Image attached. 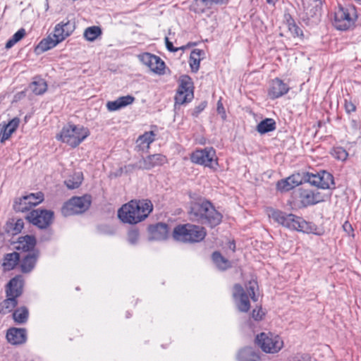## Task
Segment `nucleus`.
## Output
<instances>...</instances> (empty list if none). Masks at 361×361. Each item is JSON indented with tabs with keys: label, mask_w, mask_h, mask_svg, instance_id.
Listing matches in <instances>:
<instances>
[{
	"label": "nucleus",
	"mask_w": 361,
	"mask_h": 361,
	"mask_svg": "<svg viewBox=\"0 0 361 361\" xmlns=\"http://www.w3.org/2000/svg\"><path fill=\"white\" fill-rule=\"evenodd\" d=\"M267 214L269 219L288 229L307 233L321 234L317 231L318 228L315 224L306 221L302 217L295 214H286L273 208L267 209Z\"/></svg>",
	"instance_id": "obj_1"
},
{
	"label": "nucleus",
	"mask_w": 361,
	"mask_h": 361,
	"mask_svg": "<svg viewBox=\"0 0 361 361\" xmlns=\"http://www.w3.org/2000/svg\"><path fill=\"white\" fill-rule=\"evenodd\" d=\"M152 209L149 200H131L118 209V216L124 223L135 224L145 219Z\"/></svg>",
	"instance_id": "obj_2"
},
{
	"label": "nucleus",
	"mask_w": 361,
	"mask_h": 361,
	"mask_svg": "<svg viewBox=\"0 0 361 361\" xmlns=\"http://www.w3.org/2000/svg\"><path fill=\"white\" fill-rule=\"evenodd\" d=\"M23 280L21 276L11 279L6 286V298L0 302V314L11 312L18 305L17 298L23 293Z\"/></svg>",
	"instance_id": "obj_3"
},
{
	"label": "nucleus",
	"mask_w": 361,
	"mask_h": 361,
	"mask_svg": "<svg viewBox=\"0 0 361 361\" xmlns=\"http://www.w3.org/2000/svg\"><path fill=\"white\" fill-rule=\"evenodd\" d=\"M90 135L87 128L80 125L68 124L63 127L56 139L72 147H76Z\"/></svg>",
	"instance_id": "obj_4"
},
{
	"label": "nucleus",
	"mask_w": 361,
	"mask_h": 361,
	"mask_svg": "<svg viewBox=\"0 0 361 361\" xmlns=\"http://www.w3.org/2000/svg\"><path fill=\"white\" fill-rule=\"evenodd\" d=\"M257 283L255 281H250L248 284L246 285V292L240 284H235L234 286L233 297L236 307L240 312H247L250 308L247 294L254 302L257 300V297L255 294V290L257 289Z\"/></svg>",
	"instance_id": "obj_5"
},
{
	"label": "nucleus",
	"mask_w": 361,
	"mask_h": 361,
	"mask_svg": "<svg viewBox=\"0 0 361 361\" xmlns=\"http://www.w3.org/2000/svg\"><path fill=\"white\" fill-rule=\"evenodd\" d=\"M207 212L214 214V216H212L209 217V220L212 222L213 225H219L221 223L222 219L221 214L207 200L193 203L191 205L189 215L192 221L202 224Z\"/></svg>",
	"instance_id": "obj_6"
},
{
	"label": "nucleus",
	"mask_w": 361,
	"mask_h": 361,
	"mask_svg": "<svg viewBox=\"0 0 361 361\" xmlns=\"http://www.w3.org/2000/svg\"><path fill=\"white\" fill-rule=\"evenodd\" d=\"M206 235L205 229L200 226L190 224L179 225L173 232L175 240L184 243H197L202 240Z\"/></svg>",
	"instance_id": "obj_7"
},
{
	"label": "nucleus",
	"mask_w": 361,
	"mask_h": 361,
	"mask_svg": "<svg viewBox=\"0 0 361 361\" xmlns=\"http://www.w3.org/2000/svg\"><path fill=\"white\" fill-rule=\"evenodd\" d=\"M90 196L74 197L64 204L61 212L65 216L81 214L90 207Z\"/></svg>",
	"instance_id": "obj_8"
},
{
	"label": "nucleus",
	"mask_w": 361,
	"mask_h": 361,
	"mask_svg": "<svg viewBox=\"0 0 361 361\" xmlns=\"http://www.w3.org/2000/svg\"><path fill=\"white\" fill-rule=\"evenodd\" d=\"M257 344L267 353H276L283 346V342L278 335L261 333L256 337Z\"/></svg>",
	"instance_id": "obj_9"
},
{
	"label": "nucleus",
	"mask_w": 361,
	"mask_h": 361,
	"mask_svg": "<svg viewBox=\"0 0 361 361\" xmlns=\"http://www.w3.org/2000/svg\"><path fill=\"white\" fill-rule=\"evenodd\" d=\"M190 159L192 163L211 169H216L218 165L216 152L212 147L196 149L192 153Z\"/></svg>",
	"instance_id": "obj_10"
},
{
	"label": "nucleus",
	"mask_w": 361,
	"mask_h": 361,
	"mask_svg": "<svg viewBox=\"0 0 361 361\" xmlns=\"http://www.w3.org/2000/svg\"><path fill=\"white\" fill-rule=\"evenodd\" d=\"M354 13L353 7H343L339 5L334 14V26L338 30H348L354 23Z\"/></svg>",
	"instance_id": "obj_11"
},
{
	"label": "nucleus",
	"mask_w": 361,
	"mask_h": 361,
	"mask_svg": "<svg viewBox=\"0 0 361 361\" xmlns=\"http://www.w3.org/2000/svg\"><path fill=\"white\" fill-rule=\"evenodd\" d=\"M193 98L192 82L188 75H182L179 79V86L175 96L176 103L183 104Z\"/></svg>",
	"instance_id": "obj_12"
},
{
	"label": "nucleus",
	"mask_w": 361,
	"mask_h": 361,
	"mask_svg": "<svg viewBox=\"0 0 361 361\" xmlns=\"http://www.w3.org/2000/svg\"><path fill=\"white\" fill-rule=\"evenodd\" d=\"M305 180L321 189H329L334 185L333 176L325 171L316 174L307 173L305 176Z\"/></svg>",
	"instance_id": "obj_13"
},
{
	"label": "nucleus",
	"mask_w": 361,
	"mask_h": 361,
	"mask_svg": "<svg viewBox=\"0 0 361 361\" xmlns=\"http://www.w3.org/2000/svg\"><path fill=\"white\" fill-rule=\"evenodd\" d=\"M138 59L153 73L159 75L165 73V63L160 57L152 54L145 52L138 55Z\"/></svg>",
	"instance_id": "obj_14"
},
{
	"label": "nucleus",
	"mask_w": 361,
	"mask_h": 361,
	"mask_svg": "<svg viewBox=\"0 0 361 361\" xmlns=\"http://www.w3.org/2000/svg\"><path fill=\"white\" fill-rule=\"evenodd\" d=\"M54 212L46 209H35L30 212L27 219L40 228L49 226L52 222Z\"/></svg>",
	"instance_id": "obj_15"
},
{
	"label": "nucleus",
	"mask_w": 361,
	"mask_h": 361,
	"mask_svg": "<svg viewBox=\"0 0 361 361\" xmlns=\"http://www.w3.org/2000/svg\"><path fill=\"white\" fill-rule=\"evenodd\" d=\"M44 200V195L41 192L30 193L20 199L18 204L14 206L15 209L20 212L29 210L32 206L41 203Z\"/></svg>",
	"instance_id": "obj_16"
},
{
	"label": "nucleus",
	"mask_w": 361,
	"mask_h": 361,
	"mask_svg": "<svg viewBox=\"0 0 361 361\" xmlns=\"http://www.w3.org/2000/svg\"><path fill=\"white\" fill-rule=\"evenodd\" d=\"M167 159L164 155L155 154L140 159L137 163V166L140 169L150 170L154 167L164 165Z\"/></svg>",
	"instance_id": "obj_17"
},
{
	"label": "nucleus",
	"mask_w": 361,
	"mask_h": 361,
	"mask_svg": "<svg viewBox=\"0 0 361 361\" xmlns=\"http://www.w3.org/2000/svg\"><path fill=\"white\" fill-rule=\"evenodd\" d=\"M302 178L299 173L293 174L286 178L279 180L276 183V189L281 192H288L302 184Z\"/></svg>",
	"instance_id": "obj_18"
},
{
	"label": "nucleus",
	"mask_w": 361,
	"mask_h": 361,
	"mask_svg": "<svg viewBox=\"0 0 361 361\" xmlns=\"http://www.w3.org/2000/svg\"><path fill=\"white\" fill-rule=\"evenodd\" d=\"M149 239L150 240H164L169 236L168 225L164 223H158L149 227Z\"/></svg>",
	"instance_id": "obj_19"
},
{
	"label": "nucleus",
	"mask_w": 361,
	"mask_h": 361,
	"mask_svg": "<svg viewBox=\"0 0 361 361\" xmlns=\"http://www.w3.org/2000/svg\"><path fill=\"white\" fill-rule=\"evenodd\" d=\"M75 25L70 20L58 23L54 30V37H57L61 42L63 41L74 30Z\"/></svg>",
	"instance_id": "obj_20"
},
{
	"label": "nucleus",
	"mask_w": 361,
	"mask_h": 361,
	"mask_svg": "<svg viewBox=\"0 0 361 361\" xmlns=\"http://www.w3.org/2000/svg\"><path fill=\"white\" fill-rule=\"evenodd\" d=\"M289 90V87L279 78L274 79L270 85L269 96L271 99L279 98L286 94Z\"/></svg>",
	"instance_id": "obj_21"
},
{
	"label": "nucleus",
	"mask_w": 361,
	"mask_h": 361,
	"mask_svg": "<svg viewBox=\"0 0 361 361\" xmlns=\"http://www.w3.org/2000/svg\"><path fill=\"white\" fill-rule=\"evenodd\" d=\"M320 13L317 6H307L301 16L302 21L307 26H312L319 21Z\"/></svg>",
	"instance_id": "obj_22"
},
{
	"label": "nucleus",
	"mask_w": 361,
	"mask_h": 361,
	"mask_svg": "<svg viewBox=\"0 0 361 361\" xmlns=\"http://www.w3.org/2000/svg\"><path fill=\"white\" fill-rule=\"evenodd\" d=\"M8 341L13 345L23 344L26 341V330L22 328H11L6 334Z\"/></svg>",
	"instance_id": "obj_23"
},
{
	"label": "nucleus",
	"mask_w": 361,
	"mask_h": 361,
	"mask_svg": "<svg viewBox=\"0 0 361 361\" xmlns=\"http://www.w3.org/2000/svg\"><path fill=\"white\" fill-rule=\"evenodd\" d=\"M39 257L38 251H32L26 254L20 260V269L23 273L30 272L35 267L36 262Z\"/></svg>",
	"instance_id": "obj_24"
},
{
	"label": "nucleus",
	"mask_w": 361,
	"mask_h": 361,
	"mask_svg": "<svg viewBox=\"0 0 361 361\" xmlns=\"http://www.w3.org/2000/svg\"><path fill=\"white\" fill-rule=\"evenodd\" d=\"M135 97L130 95L120 97L114 101L106 103V108L109 111H115L133 103Z\"/></svg>",
	"instance_id": "obj_25"
},
{
	"label": "nucleus",
	"mask_w": 361,
	"mask_h": 361,
	"mask_svg": "<svg viewBox=\"0 0 361 361\" xmlns=\"http://www.w3.org/2000/svg\"><path fill=\"white\" fill-rule=\"evenodd\" d=\"M20 124V119L17 117L11 119L7 124L0 126V131L2 133L1 142L8 140L11 135L16 130Z\"/></svg>",
	"instance_id": "obj_26"
},
{
	"label": "nucleus",
	"mask_w": 361,
	"mask_h": 361,
	"mask_svg": "<svg viewBox=\"0 0 361 361\" xmlns=\"http://www.w3.org/2000/svg\"><path fill=\"white\" fill-rule=\"evenodd\" d=\"M300 202L303 206L315 204L321 201L319 193H314L309 190H302L300 192Z\"/></svg>",
	"instance_id": "obj_27"
},
{
	"label": "nucleus",
	"mask_w": 361,
	"mask_h": 361,
	"mask_svg": "<svg viewBox=\"0 0 361 361\" xmlns=\"http://www.w3.org/2000/svg\"><path fill=\"white\" fill-rule=\"evenodd\" d=\"M36 245V240L34 236L25 235L20 237L17 243L16 249L23 252L34 251Z\"/></svg>",
	"instance_id": "obj_28"
},
{
	"label": "nucleus",
	"mask_w": 361,
	"mask_h": 361,
	"mask_svg": "<svg viewBox=\"0 0 361 361\" xmlns=\"http://www.w3.org/2000/svg\"><path fill=\"white\" fill-rule=\"evenodd\" d=\"M60 42H61L57 37H54V34L52 35H50L39 43L36 47V51L38 52H44L54 48Z\"/></svg>",
	"instance_id": "obj_29"
},
{
	"label": "nucleus",
	"mask_w": 361,
	"mask_h": 361,
	"mask_svg": "<svg viewBox=\"0 0 361 361\" xmlns=\"http://www.w3.org/2000/svg\"><path fill=\"white\" fill-rule=\"evenodd\" d=\"M238 361H259V355L252 348H245L238 354Z\"/></svg>",
	"instance_id": "obj_30"
},
{
	"label": "nucleus",
	"mask_w": 361,
	"mask_h": 361,
	"mask_svg": "<svg viewBox=\"0 0 361 361\" xmlns=\"http://www.w3.org/2000/svg\"><path fill=\"white\" fill-rule=\"evenodd\" d=\"M202 55H204V51L199 49H195L191 51L189 63L192 72L196 73L199 70Z\"/></svg>",
	"instance_id": "obj_31"
},
{
	"label": "nucleus",
	"mask_w": 361,
	"mask_h": 361,
	"mask_svg": "<svg viewBox=\"0 0 361 361\" xmlns=\"http://www.w3.org/2000/svg\"><path fill=\"white\" fill-rule=\"evenodd\" d=\"M213 5L212 0H195L192 9L197 13H203L211 9Z\"/></svg>",
	"instance_id": "obj_32"
},
{
	"label": "nucleus",
	"mask_w": 361,
	"mask_h": 361,
	"mask_svg": "<svg viewBox=\"0 0 361 361\" xmlns=\"http://www.w3.org/2000/svg\"><path fill=\"white\" fill-rule=\"evenodd\" d=\"M20 261V255L18 253L13 252L6 254L4 259L3 267L5 270L10 271L14 269Z\"/></svg>",
	"instance_id": "obj_33"
},
{
	"label": "nucleus",
	"mask_w": 361,
	"mask_h": 361,
	"mask_svg": "<svg viewBox=\"0 0 361 361\" xmlns=\"http://www.w3.org/2000/svg\"><path fill=\"white\" fill-rule=\"evenodd\" d=\"M155 134L153 131L145 133L140 135L137 140V145L142 150L148 149L150 144L154 140Z\"/></svg>",
	"instance_id": "obj_34"
},
{
	"label": "nucleus",
	"mask_w": 361,
	"mask_h": 361,
	"mask_svg": "<svg viewBox=\"0 0 361 361\" xmlns=\"http://www.w3.org/2000/svg\"><path fill=\"white\" fill-rule=\"evenodd\" d=\"M23 226V221L20 219L17 220L10 219L6 223V231L11 235H16L21 232Z\"/></svg>",
	"instance_id": "obj_35"
},
{
	"label": "nucleus",
	"mask_w": 361,
	"mask_h": 361,
	"mask_svg": "<svg viewBox=\"0 0 361 361\" xmlns=\"http://www.w3.org/2000/svg\"><path fill=\"white\" fill-rule=\"evenodd\" d=\"M276 129V122L272 118H266L258 123L257 130L260 134H265Z\"/></svg>",
	"instance_id": "obj_36"
},
{
	"label": "nucleus",
	"mask_w": 361,
	"mask_h": 361,
	"mask_svg": "<svg viewBox=\"0 0 361 361\" xmlns=\"http://www.w3.org/2000/svg\"><path fill=\"white\" fill-rule=\"evenodd\" d=\"M82 180V173L75 172L65 180V184L69 189H75L81 185Z\"/></svg>",
	"instance_id": "obj_37"
},
{
	"label": "nucleus",
	"mask_w": 361,
	"mask_h": 361,
	"mask_svg": "<svg viewBox=\"0 0 361 361\" xmlns=\"http://www.w3.org/2000/svg\"><path fill=\"white\" fill-rule=\"evenodd\" d=\"M212 260L221 270H226L231 267L230 262L224 257L219 252H214L212 254Z\"/></svg>",
	"instance_id": "obj_38"
},
{
	"label": "nucleus",
	"mask_w": 361,
	"mask_h": 361,
	"mask_svg": "<svg viewBox=\"0 0 361 361\" xmlns=\"http://www.w3.org/2000/svg\"><path fill=\"white\" fill-rule=\"evenodd\" d=\"M83 35L87 41L93 42L102 35V30L98 26H91L85 30Z\"/></svg>",
	"instance_id": "obj_39"
},
{
	"label": "nucleus",
	"mask_w": 361,
	"mask_h": 361,
	"mask_svg": "<svg viewBox=\"0 0 361 361\" xmlns=\"http://www.w3.org/2000/svg\"><path fill=\"white\" fill-rule=\"evenodd\" d=\"M13 318L16 323H25L28 318L27 309L25 307H22L16 310L13 313Z\"/></svg>",
	"instance_id": "obj_40"
},
{
	"label": "nucleus",
	"mask_w": 361,
	"mask_h": 361,
	"mask_svg": "<svg viewBox=\"0 0 361 361\" xmlns=\"http://www.w3.org/2000/svg\"><path fill=\"white\" fill-rule=\"evenodd\" d=\"M30 89L35 94H42L47 89V85L44 80L38 79L30 84Z\"/></svg>",
	"instance_id": "obj_41"
},
{
	"label": "nucleus",
	"mask_w": 361,
	"mask_h": 361,
	"mask_svg": "<svg viewBox=\"0 0 361 361\" xmlns=\"http://www.w3.org/2000/svg\"><path fill=\"white\" fill-rule=\"evenodd\" d=\"M25 30L24 28H20V30H18L12 36V37L7 41L6 44V48H11L13 46H14V44H16L18 42L21 40L25 37Z\"/></svg>",
	"instance_id": "obj_42"
},
{
	"label": "nucleus",
	"mask_w": 361,
	"mask_h": 361,
	"mask_svg": "<svg viewBox=\"0 0 361 361\" xmlns=\"http://www.w3.org/2000/svg\"><path fill=\"white\" fill-rule=\"evenodd\" d=\"M331 155L339 161H344L348 157V153L341 147H334L331 151Z\"/></svg>",
	"instance_id": "obj_43"
},
{
	"label": "nucleus",
	"mask_w": 361,
	"mask_h": 361,
	"mask_svg": "<svg viewBox=\"0 0 361 361\" xmlns=\"http://www.w3.org/2000/svg\"><path fill=\"white\" fill-rule=\"evenodd\" d=\"M139 233L137 230H131L128 233V240L130 244H135L138 240Z\"/></svg>",
	"instance_id": "obj_44"
},
{
	"label": "nucleus",
	"mask_w": 361,
	"mask_h": 361,
	"mask_svg": "<svg viewBox=\"0 0 361 361\" xmlns=\"http://www.w3.org/2000/svg\"><path fill=\"white\" fill-rule=\"evenodd\" d=\"M289 30L293 32L295 36H302L303 33L302 30L296 25L295 23L293 25H290Z\"/></svg>",
	"instance_id": "obj_45"
},
{
	"label": "nucleus",
	"mask_w": 361,
	"mask_h": 361,
	"mask_svg": "<svg viewBox=\"0 0 361 361\" xmlns=\"http://www.w3.org/2000/svg\"><path fill=\"white\" fill-rule=\"evenodd\" d=\"M264 316V313L261 308L257 310L255 309L252 310V317L255 320H261Z\"/></svg>",
	"instance_id": "obj_46"
},
{
	"label": "nucleus",
	"mask_w": 361,
	"mask_h": 361,
	"mask_svg": "<svg viewBox=\"0 0 361 361\" xmlns=\"http://www.w3.org/2000/svg\"><path fill=\"white\" fill-rule=\"evenodd\" d=\"M217 111L219 114H221V118L223 119H225L226 117V111L224 109V107L223 106V104L221 103V100H219L217 103Z\"/></svg>",
	"instance_id": "obj_47"
},
{
	"label": "nucleus",
	"mask_w": 361,
	"mask_h": 361,
	"mask_svg": "<svg viewBox=\"0 0 361 361\" xmlns=\"http://www.w3.org/2000/svg\"><path fill=\"white\" fill-rule=\"evenodd\" d=\"M345 109L347 113L350 114L356 110L355 104L351 102H345Z\"/></svg>",
	"instance_id": "obj_48"
},
{
	"label": "nucleus",
	"mask_w": 361,
	"mask_h": 361,
	"mask_svg": "<svg viewBox=\"0 0 361 361\" xmlns=\"http://www.w3.org/2000/svg\"><path fill=\"white\" fill-rule=\"evenodd\" d=\"M165 42H166V46L167 49L169 51H170L176 52V51H178L180 49V48H176V47H174L173 46L172 42H171L169 40L168 37H165Z\"/></svg>",
	"instance_id": "obj_49"
},
{
	"label": "nucleus",
	"mask_w": 361,
	"mask_h": 361,
	"mask_svg": "<svg viewBox=\"0 0 361 361\" xmlns=\"http://www.w3.org/2000/svg\"><path fill=\"white\" fill-rule=\"evenodd\" d=\"M294 361H311V357L307 354L298 355L295 357Z\"/></svg>",
	"instance_id": "obj_50"
},
{
	"label": "nucleus",
	"mask_w": 361,
	"mask_h": 361,
	"mask_svg": "<svg viewBox=\"0 0 361 361\" xmlns=\"http://www.w3.org/2000/svg\"><path fill=\"white\" fill-rule=\"evenodd\" d=\"M212 216H214V214H213L211 213V214H210V212H207L206 216H204V221H203L202 224H207V225H209L211 227L216 226V225H213L212 222L209 220V217Z\"/></svg>",
	"instance_id": "obj_51"
},
{
	"label": "nucleus",
	"mask_w": 361,
	"mask_h": 361,
	"mask_svg": "<svg viewBox=\"0 0 361 361\" xmlns=\"http://www.w3.org/2000/svg\"><path fill=\"white\" fill-rule=\"evenodd\" d=\"M206 106V104H201L200 106L196 107L195 112L193 113V115L195 116H197L198 114L200 113Z\"/></svg>",
	"instance_id": "obj_52"
},
{
	"label": "nucleus",
	"mask_w": 361,
	"mask_h": 361,
	"mask_svg": "<svg viewBox=\"0 0 361 361\" xmlns=\"http://www.w3.org/2000/svg\"><path fill=\"white\" fill-rule=\"evenodd\" d=\"M269 4L274 6L279 0H266Z\"/></svg>",
	"instance_id": "obj_53"
},
{
	"label": "nucleus",
	"mask_w": 361,
	"mask_h": 361,
	"mask_svg": "<svg viewBox=\"0 0 361 361\" xmlns=\"http://www.w3.org/2000/svg\"><path fill=\"white\" fill-rule=\"evenodd\" d=\"M226 0H212V1L213 2V4H222L224 2H225Z\"/></svg>",
	"instance_id": "obj_54"
},
{
	"label": "nucleus",
	"mask_w": 361,
	"mask_h": 361,
	"mask_svg": "<svg viewBox=\"0 0 361 361\" xmlns=\"http://www.w3.org/2000/svg\"><path fill=\"white\" fill-rule=\"evenodd\" d=\"M229 247H230L233 251H234V250H235V244H234V243H233V242L230 243Z\"/></svg>",
	"instance_id": "obj_55"
}]
</instances>
